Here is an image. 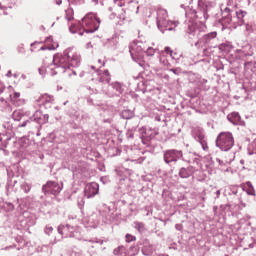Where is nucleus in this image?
<instances>
[{
	"label": "nucleus",
	"instance_id": "a18cd8bd",
	"mask_svg": "<svg viewBox=\"0 0 256 256\" xmlns=\"http://www.w3.org/2000/svg\"><path fill=\"white\" fill-rule=\"evenodd\" d=\"M99 67H105V62H102L101 59H98Z\"/></svg>",
	"mask_w": 256,
	"mask_h": 256
},
{
	"label": "nucleus",
	"instance_id": "4468645a",
	"mask_svg": "<svg viewBox=\"0 0 256 256\" xmlns=\"http://www.w3.org/2000/svg\"><path fill=\"white\" fill-rule=\"evenodd\" d=\"M8 89L9 91H12V93L9 95L10 101L16 105H21V103H23L20 99L21 93L15 91L13 86H9Z\"/></svg>",
	"mask_w": 256,
	"mask_h": 256
},
{
	"label": "nucleus",
	"instance_id": "4c0bfd02",
	"mask_svg": "<svg viewBox=\"0 0 256 256\" xmlns=\"http://www.w3.org/2000/svg\"><path fill=\"white\" fill-rule=\"evenodd\" d=\"M89 243H99L100 245H103V240L91 239L89 240Z\"/></svg>",
	"mask_w": 256,
	"mask_h": 256
},
{
	"label": "nucleus",
	"instance_id": "5fc2aeb1",
	"mask_svg": "<svg viewBox=\"0 0 256 256\" xmlns=\"http://www.w3.org/2000/svg\"><path fill=\"white\" fill-rule=\"evenodd\" d=\"M209 37H211L210 34H206V35L204 36V39H209Z\"/></svg>",
	"mask_w": 256,
	"mask_h": 256
},
{
	"label": "nucleus",
	"instance_id": "c85d7f7f",
	"mask_svg": "<svg viewBox=\"0 0 256 256\" xmlns=\"http://www.w3.org/2000/svg\"><path fill=\"white\" fill-rule=\"evenodd\" d=\"M66 19L68 21H72V19H73V9L69 8L68 10H66Z\"/></svg>",
	"mask_w": 256,
	"mask_h": 256
},
{
	"label": "nucleus",
	"instance_id": "13d9d810",
	"mask_svg": "<svg viewBox=\"0 0 256 256\" xmlns=\"http://www.w3.org/2000/svg\"><path fill=\"white\" fill-rule=\"evenodd\" d=\"M56 3H57V5H61V3H63V1L58 0V1H56Z\"/></svg>",
	"mask_w": 256,
	"mask_h": 256
},
{
	"label": "nucleus",
	"instance_id": "cd10ccee",
	"mask_svg": "<svg viewBox=\"0 0 256 256\" xmlns=\"http://www.w3.org/2000/svg\"><path fill=\"white\" fill-rule=\"evenodd\" d=\"M196 17H198V19H204L207 20L209 15L207 14V12H198Z\"/></svg>",
	"mask_w": 256,
	"mask_h": 256
},
{
	"label": "nucleus",
	"instance_id": "9d476101",
	"mask_svg": "<svg viewBox=\"0 0 256 256\" xmlns=\"http://www.w3.org/2000/svg\"><path fill=\"white\" fill-rule=\"evenodd\" d=\"M33 121L38 123V125L45 124V121H43V114L41 113V111L37 110L33 116H31L28 120L19 124L18 127H27L29 126L30 123H33Z\"/></svg>",
	"mask_w": 256,
	"mask_h": 256
},
{
	"label": "nucleus",
	"instance_id": "79ce46f5",
	"mask_svg": "<svg viewBox=\"0 0 256 256\" xmlns=\"http://www.w3.org/2000/svg\"><path fill=\"white\" fill-rule=\"evenodd\" d=\"M7 104V100H5V98L0 97V105H6Z\"/></svg>",
	"mask_w": 256,
	"mask_h": 256
},
{
	"label": "nucleus",
	"instance_id": "4d7b16f0",
	"mask_svg": "<svg viewBox=\"0 0 256 256\" xmlns=\"http://www.w3.org/2000/svg\"><path fill=\"white\" fill-rule=\"evenodd\" d=\"M12 77H14V79H17L19 77V75L17 74H12Z\"/></svg>",
	"mask_w": 256,
	"mask_h": 256
},
{
	"label": "nucleus",
	"instance_id": "052dcab7",
	"mask_svg": "<svg viewBox=\"0 0 256 256\" xmlns=\"http://www.w3.org/2000/svg\"><path fill=\"white\" fill-rule=\"evenodd\" d=\"M3 137H5V135L0 134V141H3Z\"/></svg>",
	"mask_w": 256,
	"mask_h": 256
},
{
	"label": "nucleus",
	"instance_id": "473e14b6",
	"mask_svg": "<svg viewBox=\"0 0 256 256\" xmlns=\"http://www.w3.org/2000/svg\"><path fill=\"white\" fill-rule=\"evenodd\" d=\"M135 236L131 234H126V243H131L132 241H135Z\"/></svg>",
	"mask_w": 256,
	"mask_h": 256
},
{
	"label": "nucleus",
	"instance_id": "f3484780",
	"mask_svg": "<svg viewBox=\"0 0 256 256\" xmlns=\"http://www.w3.org/2000/svg\"><path fill=\"white\" fill-rule=\"evenodd\" d=\"M37 103H41L42 105H47V103H53V97L44 94V95H40L37 99H36Z\"/></svg>",
	"mask_w": 256,
	"mask_h": 256
},
{
	"label": "nucleus",
	"instance_id": "3c124183",
	"mask_svg": "<svg viewBox=\"0 0 256 256\" xmlns=\"http://www.w3.org/2000/svg\"><path fill=\"white\" fill-rule=\"evenodd\" d=\"M220 195H221V190H217V191H216V197L219 198Z\"/></svg>",
	"mask_w": 256,
	"mask_h": 256
},
{
	"label": "nucleus",
	"instance_id": "8fccbe9b",
	"mask_svg": "<svg viewBox=\"0 0 256 256\" xmlns=\"http://www.w3.org/2000/svg\"><path fill=\"white\" fill-rule=\"evenodd\" d=\"M217 25H218V27H221V30L223 31V29H224V27H223V23L218 22V23H217Z\"/></svg>",
	"mask_w": 256,
	"mask_h": 256
},
{
	"label": "nucleus",
	"instance_id": "603ef678",
	"mask_svg": "<svg viewBox=\"0 0 256 256\" xmlns=\"http://www.w3.org/2000/svg\"><path fill=\"white\" fill-rule=\"evenodd\" d=\"M254 226H252V229L256 230V219L253 222Z\"/></svg>",
	"mask_w": 256,
	"mask_h": 256
},
{
	"label": "nucleus",
	"instance_id": "72a5a7b5",
	"mask_svg": "<svg viewBox=\"0 0 256 256\" xmlns=\"http://www.w3.org/2000/svg\"><path fill=\"white\" fill-rule=\"evenodd\" d=\"M160 63H162V65H164V67L169 66V60H167L165 57L160 58Z\"/></svg>",
	"mask_w": 256,
	"mask_h": 256
},
{
	"label": "nucleus",
	"instance_id": "a211bd4d",
	"mask_svg": "<svg viewBox=\"0 0 256 256\" xmlns=\"http://www.w3.org/2000/svg\"><path fill=\"white\" fill-rule=\"evenodd\" d=\"M143 255L149 256L153 253V246L149 243L148 240H145L142 247Z\"/></svg>",
	"mask_w": 256,
	"mask_h": 256
},
{
	"label": "nucleus",
	"instance_id": "680f3d73",
	"mask_svg": "<svg viewBox=\"0 0 256 256\" xmlns=\"http://www.w3.org/2000/svg\"><path fill=\"white\" fill-rule=\"evenodd\" d=\"M212 39H215L217 37V34H211Z\"/></svg>",
	"mask_w": 256,
	"mask_h": 256
},
{
	"label": "nucleus",
	"instance_id": "a19ab883",
	"mask_svg": "<svg viewBox=\"0 0 256 256\" xmlns=\"http://www.w3.org/2000/svg\"><path fill=\"white\" fill-rule=\"evenodd\" d=\"M5 91V84L0 82V95Z\"/></svg>",
	"mask_w": 256,
	"mask_h": 256
},
{
	"label": "nucleus",
	"instance_id": "412c9836",
	"mask_svg": "<svg viewBox=\"0 0 256 256\" xmlns=\"http://www.w3.org/2000/svg\"><path fill=\"white\" fill-rule=\"evenodd\" d=\"M193 171L191 170V168H181L179 171V175L182 179H187L189 177H191Z\"/></svg>",
	"mask_w": 256,
	"mask_h": 256
},
{
	"label": "nucleus",
	"instance_id": "de8ad7c7",
	"mask_svg": "<svg viewBox=\"0 0 256 256\" xmlns=\"http://www.w3.org/2000/svg\"><path fill=\"white\" fill-rule=\"evenodd\" d=\"M6 77H8V78L13 77V72H11V70H9V71L6 73Z\"/></svg>",
	"mask_w": 256,
	"mask_h": 256
},
{
	"label": "nucleus",
	"instance_id": "e433bc0d",
	"mask_svg": "<svg viewBox=\"0 0 256 256\" xmlns=\"http://www.w3.org/2000/svg\"><path fill=\"white\" fill-rule=\"evenodd\" d=\"M170 71L174 73V75H180L181 73V70L179 68H172L170 69Z\"/></svg>",
	"mask_w": 256,
	"mask_h": 256
},
{
	"label": "nucleus",
	"instance_id": "37998d69",
	"mask_svg": "<svg viewBox=\"0 0 256 256\" xmlns=\"http://www.w3.org/2000/svg\"><path fill=\"white\" fill-rule=\"evenodd\" d=\"M201 145H202L203 151H207V149H209V147H207V144L205 142H201Z\"/></svg>",
	"mask_w": 256,
	"mask_h": 256
},
{
	"label": "nucleus",
	"instance_id": "f8f14e48",
	"mask_svg": "<svg viewBox=\"0 0 256 256\" xmlns=\"http://www.w3.org/2000/svg\"><path fill=\"white\" fill-rule=\"evenodd\" d=\"M83 225L86 228L95 229L97 225H99V218H97V214H92L91 216L85 217L83 219Z\"/></svg>",
	"mask_w": 256,
	"mask_h": 256
},
{
	"label": "nucleus",
	"instance_id": "6e6552de",
	"mask_svg": "<svg viewBox=\"0 0 256 256\" xmlns=\"http://www.w3.org/2000/svg\"><path fill=\"white\" fill-rule=\"evenodd\" d=\"M181 157H183V152L181 150L171 149L164 152V161L167 164L177 163Z\"/></svg>",
	"mask_w": 256,
	"mask_h": 256
},
{
	"label": "nucleus",
	"instance_id": "58836bf2",
	"mask_svg": "<svg viewBox=\"0 0 256 256\" xmlns=\"http://www.w3.org/2000/svg\"><path fill=\"white\" fill-rule=\"evenodd\" d=\"M191 3H193V0H186V2L184 4H181V7H187L189 5H191Z\"/></svg>",
	"mask_w": 256,
	"mask_h": 256
},
{
	"label": "nucleus",
	"instance_id": "0eeeda50",
	"mask_svg": "<svg viewBox=\"0 0 256 256\" xmlns=\"http://www.w3.org/2000/svg\"><path fill=\"white\" fill-rule=\"evenodd\" d=\"M63 189V184H59L54 181L47 182L43 187L42 191L45 193V195H59Z\"/></svg>",
	"mask_w": 256,
	"mask_h": 256
},
{
	"label": "nucleus",
	"instance_id": "ddd939ff",
	"mask_svg": "<svg viewBox=\"0 0 256 256\" xmlns=\"http://www.w3.org/2000/svg\"><path fill=\"white\" fill-rule=\"evenodd\" d=\"M44 43L46 47H41L40 51H45V49H48V51H55L59 47V42L53 40V36H48L45 38Z\"/></svg>",
	"mask_w": 256,
	"mask_h": 256
},
{
	"label": "nucleus",
	"instance_id": "774afa93",
	"mask_svg": "<svg viewBox=\"0 0 256 256\" xmlns=\"http://www.w3.org/2000/svg\"><path fill=\"white\" fill-rule=\"evenodd\" d=\"M83 75H84L83 73H80V77H83Z\"/></svg>",
	"mask_w": 256,
	"mask_h": 256
},
{
	"label": "nucleus",
	"instance_id": "5701e85b",
	"mask_svg": "<svg viewBox=\"0 0 256 256\" xmlns=\"http://www.w3.org/2000/svg\"><path fill=\"white\" fill-rule=\"evenodd\" d=\"M233 13L234 11L229 7H225L224 10H222L223 17L230 19V21H233Z\"/></svg>",
	"mask_w": 256,
	"mask_h": 256
},
{
	"label": "nucleus",
	"instance_id": "09e8293b",
	"mask_svg": "<svg viewBox=\"0 0 256 256\" xmlns=\"http://www.w3.org/2000/svg\"><path fill=\"white\" fill-rule=\"evenodd\" d=\"M8 179H11L13 177V173L9 170H7Z\"/></svg>",
	"mask_w": 256,
	"mask_h": 256
},
{
	"label": "nucleus",
	"instance_id": "f03ea898",
	"mask_svg": "<svg viewBox=\"0 0 256 256\" xmlns=\"http://www.w3.org/2000/svg\"><path fill=\"white\" fill-rule=\"evenodd\" d=\"M82 23L84 26H81V22L72 23L69 26L70 33H95L101 25V20L94 13H88L82 18Z\"/></svg>",
	"mask_w": 256,
	"mask_h": 256
},
{
	"label": "nucleus",
	"instance_id": "a878e982",
	"mask_svg": "<svg viewBox=\"0 0 256 256\" xmlns=\"http://www.w3.org/2000/svg\"><path fill=\"white\" fill-rule=\"evenodd\" d=\"M23 115V110H16L12 113V119H14V121H21Z\"/></svg>",
	"mask_w": 256,
	"mask_h": 256
},
{
	"label": "nucleus",
	"instance_id": "7c9ffc66",
	"mask_svg": "<svg viewBox=\"0 0 256 256\" xmlns=\"http://www.w3.org/2000/svg\"><path fill=\"white\" fill-rule=\"evenodd\" d=\"M44 233L46 235H51V233H53V228L51 225H47L45 228H44Z\"/></svg>",
	"mask_w": 256,
	"mask_h": 256
},
{
	"label": "nucleus",
	"instance_id": "49530a36",
	"mask_svg": "<svg viewBox=\"0 0 256 256\" xmlns=\"http://www.w3.org/2000/svg\"><path fill=\"white\" fill-rule=\"evenodd\" d=\"M83 205H85V201H83V198H82L81 201H78V206L83 207Z\"/></svg>",
	"mask_w": 256,
	"mask_h": 256
},
{
	"label": "nucleus",
	"instance_id": "f704fd0d",
	"mask_svg": "<svg viewBox=\"0 0 256 256\" xmlns=\"http://www.w3.org/2000/svg\"><path fill=\"white\" fill-rule=\"evenodd\" d=\"M165 53H167V55H170V57H173V50H171V48L169 46H166L164 48Z\"/></svg>",
	"mask_w": 256,
	"mask_h": 256
},
{
	"label": "nucleus",
	"instance_id": "20e7f679",
	"mask_svg": "<svg viewBox=\"0 0 256 256\" xmlns=\"http://www.w3.org/2000/svg\"><path fill=\"white\" fill-rule=\"evenodd\" d=\"M129 51L131 57H133L135 53H137L138 55L139 53H146L148 57H153V55H155L156 50L149 46L147 42H143L142 40H135L133 41V43H131Z\"/></svg>",
	"mask_w": 256,
	"mask_h": 256
},
{
	"label": "nucleus",
	"instance_id": "b1692460",
	"mask_svg": "<svg viewBox=\"0 0 256 256\" xmlns=\"http://www.w3.org/2000/svg\"><path fill=\"white\" fill-rule=\"evenodd\" d=\"M134 228L140 233H145V231H147V228L143 222H134Z\"/></svg>",
	"mask_w": 256,
	"mask_h": 256
},
{
	"label": "nucleus",
	"instance_id": "6e6d98bb",
	"mask_svg": "<svg viewBox=\"0 0 256 256\" xmlns=\"http://www.w3.org/2000/svg\"><path fill=\"white\" fill-rule=\"evenodd\" d=\"M21 79H27V76L25 74H22Z\"/></svg>",
	"mask_w": 256,
	"mask_h": 256
},
{
	"label": "nucleus",
	"instance_id": "ea45409f",
	"mask_svg": "<svg viewBox=\"0 0 256 256\" xmlns=\"http://www.w3.org/2000/svg\"><path fill=\"white\" fill-rule=\"evenodd\" d=\"M42 121H44V123H47L49 121V114L42 115Z\"/></svg>",
	"mask_w": 256,
	"mask_h": 256
},
{
	"label": "nucleus",
	"instance_id": "423d86ee",
	"mask_svg": "<svg viewBox=\"0 0 256 256\" xmlns=\"http://www.w3.org/2000/svg\"><path fill=\"white\" fill-rule=\"evenodd\" d=\"M58 233L63 237H74V239L81 240L79 228L71 227L68 224L58 226Z\"/></svg>",
	"mask_w": 256,
	"mask_h": 256
},
{
	"label": "nucleus",
	"instance_id": "bb28decb",
	"mask_svg": "<svg viewBox=\"0 0 256 256\" xmlns=\"http://www.w3.org/2000/svg\"><path fill=\"white\" fill-rule=\"evenodd\" d=\"M21 190L24 191V193H29V191H31V184L24 182L21 185Z\"/></svg>",
	"mask_w": 256,
	"mask_h": 256
},
{
	"label": "nucleus",
	"instance_id": "6ab92c4d",
	"mask_svg": "<svg viewBox=\"0 0 256 256\" xmlns=\"http://www.w3.org/2000/svg\"><path fill=\"white\" fill-rule=\"evenodd\" d=\"M99 83L107 84L111 81V74H109V70H105L102 74H99Z\"/></svg>",
	"mask_w": 256,
	"mask_h": 256
},
{
	"label": "nucleus",
	"instance_id": "864d4df0",
	"mask_svg": "<svg viewBox=\"0 0 256 256\" xmlns=\"http://www.w3.org/2000/svg\"><path fill=\"white\" fill-rule=\"evenodd\" d=\"M92 3H93L94 5H97V3H99V0H92Z\"/></svg>",
	"mask_w": 256,
	"mask_h": 256
},
{
	"label": "nucleus",
	"instance_id": "c756f323",
	"mask_svg": "<svg viewBox=\"0 0 256 256\" xmlns=\"http://www.w3.org/2000/svg\"><path fill=\"white\" fill-rule=\"evenodd\" d=\"M123 119H131L133 117V114L127 110H124L122 112Z\"/></svg>",
	"mask_w": 256,
	"mask_h": 256
},
{
	"label": "nucleus",
	"instance_id": "39448f33",
	"mask_svg": "<svg viewBox=\"0 0 256 256\" xmlns=\"http://www.w3.org/2000/svg\"><path fill=\"white\" fill-rule=\"evenodd\" d=\"M235 145V139L231 132H221L216 139V146L221 151H230Z\"/></svg>",
	"mask_w": 256,
	"mask_h": 256
},
{
	"label": "nucleus",
	"instance_id": "4be33fe9",
	"mask_svg": "<svg viewBox=\"0 0 256 256\" xmlns=\"http://www.w3.org/2000/svg\"><path fill=\"white\" fill-rule=\"evenodd\" d=\"M114 255L127 256V248H125V246H119L118 248L114 249Z\"/></svg>",
	"mask_w": 256,
	"mask_h": 256
},
{
	"label": "nucleus",
	"instance_id": "2eb2a0df",
	"mask_svg": "<svg viewBox=\"0 0 256 256\" xmlns=\"http://www.w3.org/2000/svg\"><path fill=\"white\" fill-rule=\"evenodd\" d=\"M115 5L118 7H123V5H130V7H136V13H139V4L135 1H130V0H114Z\"/></svg>",
	"mask_w": 256,
	"mask_h": 256
},
{
	"label": "nucleus",
	"instance_id": "aec40b11",
	"mask_svg": "<svg viewBox=\"0 0 256 256\" xmlns=\"http://www.w3.org/2000/svg\"><path fill=\"white\" fill-rule=\"evenodd\" d=\"M243 190L246 191L247 195H251L252 197H255V188L253 187V184L251 182H246V184L243 187Z\"/></svg>",
	"mask_w": 256,
	"mask_h": 256
},
{
	"label": "nucleus",
	"instance_id": "0e129e2a",
	"mask_svg": "<svg viewBox=\"0 0 256 256\" xmlns=\"http://www.w3.org/2000/svg\"><path fill=\"white\" fill-rule=\"evenodd\" d=\"M219 165H223V161L218 160Z\"/></svg>",
	"mask_w": 256,
	"mask_h": 256
},
{
	"label": "nucleus",
	"instance_id": "f257e3e1",
	"mask_svg": "<svg viewBox=\"0 0 256 256\" xmlns=\"http://www.w3.org/2000/svg\"><path fill=\"white\" fill-rule=\"evenodd\" d=\"M52 63L46 66L47 64L44 62V66L38 69L39 75L45 77L46 73L51 76L57 75V73H67V71H71V67L81 65V56L73 48H69L63 54L54 55Z\"/></svg>",
	"mask_w": 256,
	"mask_h": 256
},
{
	"label": "nucleus",
	"instance_id": "393cba45",
	"mask_svg": "<svg viewBox=\"0 0 256 256\" xmlns=\"http://www.w3.org/2000/svg\"><path fill=\"white\" fill-rule=\"evenodd\" d=\"M243 17H245V12L243 10L234 11L232 14V21H235V19H238L239 21H241Z\"/></svg>",
	"mask_w": 256,
	"mask_h": 256
},
{
	"label": "nucleus",
	"instance_id": "2f4dec72",
	"mask_svg": "<svg viewBox=\"0 0 256 256\" xmlns=\"http://www.w3.org/2000/svg\"><path fill=\"white\" fill-rule=\"evenodd\" d=\"M220 51H229V44L223 43L219 46Z\"/></svg>",
	"mask_w": 256,
	"mask_h": 256
},
{
	"label": "nucleus",
	"instance_id": "dca6fc26",
	"mask_svg": "<svg viewBox=\"0 0 256 256\" xmlns=\"http://www.w3.org/2000/svg\"><path fill=\"white\" fill-rule=\"evenodd\" d=\"M228 121L233 125H240L241 124V116L238 112H232L227 116Z\"/></svg>",
	"mask_w": 256,
	"mask_h": 256
},
{
	"label": "nucleus",
	"instance_id": "c03bdc74",
	"mask_svg": "<svg viewBox=\"0 0 256 256\" xmlns=\"http://www.w3.org/2000/svg\"><path fill=\"white\" fill-rule=\"evenodd\" d=\"M175 229H177V231H181L183 229V225L181 224H176L175 225Z\"/></svg>",
	"mask_w": 256,
	"mask_h": 256
},
{
	"label": "nucleus",
	"instance_id": "c9c22d12",
	"mask_svg": "<svg viewBox=\"0 0 256 256\" xmlns=\"http://www.w3.org/2000/svg\"><path fill=\"white\" fill-rule=\"evenodd\" d=\"M20 144L22 145V147H25V145H29V139L21 138Z\"/></svg>",
	"mask_w": 256,
	"mask_h": 256
},
{
	"label": "nucleus",
	"instance_id": "69168bd1",
	"mask_svg": "<svg viewBox=\"0 0 256 256\" xmlns=\"http://www.w3.org/2000/svg\"><path fill=\"white\" fill-rule=\"evenodd\" d=\"M73 75H77V72L75 70H72Z\"/></svg>",
	"mask_w": 256,
	"mask_h": 256
},
{
	"label": "nucleus",
	"instance_id": "338daca9",
	"mask_svg": "<svg viewBox=\"0 0 256 256\" xmlns=\"http://www.w3.org/2000/svg\"><path fill=\"white\" fill-rule=\"evenodd\" d=\"M248 225H249V227H251V225H253V223L249 222Z\"/></svg>",
	"mask_w": 256,
	"mask_h": 256
},
{
	"label": "nucleus",
	"instance_id": "e2e57ef3",
	"mask_svg": "<svg viewBox=\"0 0 256 256\" xmlns=\"http://www.w3.org/2000/svg\"><path fill=\"white\" fill-rule=\"evenodd\" d=\"M241 165H245V160H240Z\"/></svg>",
	"mask_w": 256,
	"mask_h": 256
},
{
	"label": "nucleus",
	"instance_id": "1a4fd4ad",
	"mask_svg": "<svg viewBox=\"0 0 256 256\" xmlns=\"http://www.w3.org/2000/svg\"><path fill=\"white\" fill-rule=\"evenodd\" d=\"M104 93H106L108 97H119V95L123 93V85L119 82H113L108 85Z\"/></svg>",
	"mask_w": 256,
	"mask_h": 256
},
{
	"label": "nucleus",
	"instance_id": "7ed1b4c3",
	"mask_svg": "<svg viewBox=\"0 0 256 256\" xmlns=\"http://www.w3.org/2000/svg\"><path fill=\"white\" fill-rule=\"evenodd\" d=\"M157 27L159 31L165 33V31H177V22L168 21L169 14L163 8H158L157 10Z\"/></svg>",
	"mask_w": 256,
	"mask_h": 256
},
{
	"label": "nucleus",
	"instance_id": "bf43d9fd",
	"mask_svg": "<svg viewBox=\"0 0 256 256\" xmlns=\"http://www.w3.org/2000/svg\"><path fill=\"white\" fill-rule=\"evenodd\" d=\"M88 91H90L89 93H95V90L89 88Z\"/></svg>",
	"mask_w": 256,
	"mask_h": 256
},
{
	"label": "nucleus",
	"instance_id": "9b49d317",
	"mask_svg": "<svg viewBox=\"0 0 256 256\" xmlns=\"http://www.w3.org/2000/svg\"><path fill=\"white\" fill-rule=\"evenodd\" d=\"M99 193V184L96 182H92L90 184H87L84 189V195L87 197V199H91V197H95Z\"/></svg>",
	"mask_w": 256,
	"mask_h": 256
}]
</instances>
